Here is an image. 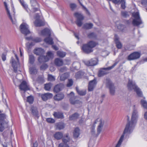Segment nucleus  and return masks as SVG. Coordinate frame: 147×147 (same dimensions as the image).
Masks as SVG:
<instances>
[{"instance_id":"nucleus-12","label":"nucleus","mask_w":147,"mask_h":147,"mask_svg":"<svg viewBox=\"0 0 147 147\" xmlns=\"http://www.w3.org/2000/svg\"><path fill=\"white\" fill-rule=\"evenodd\" d=\"M140 56V54L137 52H135L131 54L128 57V59L131 60L139 58Z\"/></svg>"},{"instance_id":"nucleus-42","label":"nucleus","mask_w":147,"mask_h":147,"mask_svg":"<svg viewBox=\"0 0 147 147\" xmlns=\"http://www.w3.org/2000/svg\"><path fill=\"white\" fill-rule=\"evenodd\" d=\"M134 91L136 92V93L138 96L140 97H142L143 96V94L142 92L140 90V89L138 87Z\"/></svg>"},{"instance_id":"nucleus-25","label":"nucleus","mask_w":147,"mask_h":147,"mask_svg":"<svg viewBox=\"0 0 147 147\" xmlns=\"http://www.w3.org/2000/svg\"><path fill=\"white\" fill-rule=\"evenodd\" d=\"M4 5L5 7V8H6V11H7V14L9 16V17L11 21H12V23L13 24H15L16 23V21L15 20H14V21H13V20L12 19V18H11V15H10L9 11V9H8V8L7 4L5 2H4Z\"/></svg>"},{"instance_id":"nucleus-41","label":"nucleus","mask_w":147,"mask_h":147,"mask_svg":"<svg viewBox=\"0 0 147 147\" xmlns=\"http://www.w3.org/2000/svg\"><path fill=\"white\" fill-rule=\"evenodd\" d=\"M84 75V73L81 71H79L76 73L75 76L77 79L80 78Z\"/></svg>"},{"instance_id":"nucleus-27","label":"nucleus","mask_w":147,"mask_h":147,"mask_svg":"<svg viewBox=\"0 0 147 147\" xmlns=\"http://www.w3.org/2000/svg\"><path fill=\"white\" fill-rule=\"evenodd\" d=\"M117 35H115V40L116 45V46L118 49H120L122 47V45L121 42L119 41L117 38L116 37Z\"/></svg>"},{"instance_id":"nucleus-3","label":"nucleus","mask_w":147,"mask_h":147,"mask_svg":"<svg viewBox=\"0 0 147 147\" xmlns=\"http://www.w3.org/2000/svg\"><path fill=\"white\" fill-rule=\"evenodd\" d=\"M132 16L134 18L133 20L132 23L134 26H138L142 24V21L138 12L134 13H133Z\"/></svg>"},{"instance_id":"nucleus-47","label":"nucleus","mask_w":147,"mask_h":147,"mask_svg":"<svg viewBox=\"0 0 147 147\" xmlns=\"http://www.w3.org/2000/svg\"><path fill=\"white\" fill-rule=\"evenodd\" d=\"M141 103L144 108L147 109V102L146 100H142L141 101Z\"/></svg>"},{"instance_id":"nucleus-6","label":"nucleus","mask_w":147,"mask_h":147,"mask_svg":"<svg viewBox=\"0 0 147 147\" xmlns=\"http://www.w3.org/2000/svg\"><path fill=\"white\" fill-rule=\"evenodd\" d=\"M74 15L77 18L76 24L79 27L81 26L82 24V21L84 18L83 16L80 13L78 12L75 13Z\"/></svg>"},{"instance_id":"nucleus-14","label":"nucleus","mask_w":147,"mask_h":147,"mask_svg":"<svg viewBox=\"0 0 147 147\" xmlns=\"http://www.w3.org/2000/svg\"><path fill=\"white\" fill-rule=\"evenodd\" d=\"M97 84L96 79L94 78L93 80L90 81L89 84L88 86V90L89 91H91L93 90Z\"/></svg>"},{"instance_id":"nucleus-5","label":"nucleus","mask_w":147,"mask_h":147,"mask_svg":"<svg viewBox=\"0 0 147 147\" xmlns=\"http://www.w3.org/2000/svg\"><path fill=\"white\" fill-rule=\"evenodd\" d=\"M117 64V62L115 63L112 66L107 68H100L98 73V75L99 77H102L109 73L108 71L113 68Z\"/></svg>"},{"instance_id":"nucleus-57","label":"nucleus","mask_w":147,"mask_h":147,"mask_svg":"<svg viewBox=\"0 0 147 147\" xmlns=\"http://www.w3.org/2000/svg\"><path fill=\"white\" fill-rule=\"evenodd\" d=\"M48 79L49 81H54L55 80L54 77L51 75H48Z\"/></svg>"},{"instance_id":"nucleus-19","label":"nucleus","mask_w":147,"mask_h":147,"mask_svg":"<svg viewBox=\"0 0 147 147\" xmlns=\"http://www.w3.org/2000/svg\"><path fill=\"white\" fill-rule=\"evenodd\" d=\"M52 94L47 93L41 95V98L42 100L44 101L47 100L48 99L50 98L53 97Z\"/></svg>"},{"instance_id":"nucleus-29","label":"nucleus","mask_w":147,"mask_h":147,"mask_svg":"<svg viewBox=\"0 0 147 147\" xmlns=\"http://www.w3.org/2000/svg\"><path fill=\"white\" fill-rule=\"evenodd\" d=\"M79 116V115L77 113H76L72 114L69 117L70 120H75L77 119Z\"/></svg>"},{"instance_id":"nucleus-61","label":"nucleus","mask_w":147,"mask_h":147,"mask_svg":"<svg viewBox=\"0 0 147 147\" xmlns=\"http://www.w3.org/2000/svg\"><path fill=\"white\" fill-rule=\"evenodd\" d=\"M6 54L5 53H3L2 54V59L4 61H5L6 59Z\"/></svg>"},{"instance_id":"nucleus-64","label":"nucleus","mask_w":147,"mask_h":147,"mask_svg":"<svg viewBox=\"0 0 147 147\" xmlns=\"http://www.w3.org/2000/svg\"><path fill=\"white\" fill-rule=\"evenodd\" d=\"M22 5L24 7L25 9L26 10H27V9L28 8V6L26 4H25L24 3H22Z\"/></svg>"},{"instance_id":"nucleus-49","label":"nucleus","mask_w":147,"mask_h":147,"mask_svg":"<svg viewBox=\"0 0 147 147\" xmlns=\"http://www.w3.org/2000/svg\"><path fill=\"white\" fill-rule=\"evenodd\" d=\"M70 7L71 9L73 11L76 7L77 5L75 4L71 3L70 4Z\"/></svg>"},{"instance_id":"nucleus-23","label":"nucleus","mask_w":147,"mask_h":147,"mask_svg":"<svg viewBox=\"0 0 147 147\" xmlns=\"http://www.w3.org/2000/svg\"><path fill=\"white\" fill-rule=\"evenodd\" d=\"M41 34L44 36H50L51 35V32L49 29L45 28L41 31Z\"/></svg>"},{"instance_id":"nucleus-59","label":"nucleus","mask_w":147,"mask_h":147,"mask_svg":"<svg viewBox=\"0 0 147 147\" xmlns=\"http://www.w3.org/2000/svg\"><path fill=\"white\" fill-rule=\"evenodd\" d=\"M112 2L115 4H120L121 2V0H111Z\"/></svg>"},{"instance_id":"nucleus-16","label":"nucleus","mask_w":147,"mask_h":147,"mask_svg":"<svg viewBox=\"0 0 147 147\" xmlns=\"http://www.w3.org/2000/svg\"><path fill=\"white\" fill-rule=\"evenodd\" d=\"M32 4V11L33 12H35L38 10V9L37 7L38 6V4L35 0H31L30 1Z\"/></svg>"},{"instance_id":"nucleus-1","label":"nucleus","mask_w":147,"mask_h":147,"mask_svg":"<svg viewBox=\"0 0 147 147\" xmlns=\"http://www.w3.org/2000/svg\"><path fill=\"white\" fill-rule=\"evenodd\" d=\"M134 108L132 113L131 121L126 124L123 134L121 136L115 147H120L123 140L124 134L126 133L131 134L134 129L135 125L137 122L138 115L137 109L134 106Z\"/></svg>"},{"instance_id":"nucleus-31","label":"nucleus","mask_w":147,"mask_h":147,"mask_svg":"<svg viewBox=\"0 0 147 147\" xmlns=\"http://www.w3.org/2000/svg\"><path fill=\"white\" fill-rule=\"evenodd\" d=\"M54 138L57 140H60L63 136V134L60 132H57L54 135Z\"/></svg>"},{"instance_id":"nucleus-44","label":"nucleus","mask_w":147,"mask_h":147,"mask_svg":"<svg viewBox=\"0 0 147 147\" xmlns=\"http://www.w3.org/2000/svg\"><path fill=\"white\" fill-rule=\"evenodd\" d=\"M63 142L64 143L66 144L69 141V138L67 134H66L65 136H64L62 139Z\"/></svg>"},{"instance_id":"nucleus-52","label":"nucleus","mask_w":147,"mask_h":147,"mask_svg":"<svg viewBox=\"0 0 147 147\" xmlns=\"http://www.w3.org/2000/svg\"><path fill=\"white\" fill-rule=\"evenodd\" d=\"M79 3H80V4L85 9L86 11L87 12V13L88 15H90V13L89 11L84 6L83 4H82V3L80 2V1L79 0H78Z\"/></svg>"},{"instance_id":"nucleus-8","label":"nucleus","mask_w":147,"mask_h":147,"mask_svg":"<svg viewBox=\"0 0 147 147\" xmlns=\"http://www.w3.org/2000/svg\"><path fill=\"white\" fill-rule=\"evenodd\" d=\"M69 101L70 103L72 105L81 103V102L77 100H76V97L74 96V94L72 92L69 94Z\"/></svg>"},{"instance_id":"nucleus-15","label":"nucleus","mask_w":147,"mask_h":147,"mask_svg":"<svg viewBox=\"0 0 147 147\" xmlns=\"http://www.w3.org/2000/svg\"><path fill=\"white\" fill-rule=\"evenodd\" d=\"M82 50L83 51L86 53H89L93 51L87 44L84 45L82 47Z\"/></svg>"},{"instance_id":"nucleus-24","label":"nucleus","mask_w":147,"mask_h":147,"mask_svg":"<svg viewBox=\"0 0 147 147\" xmlns=\"http://www.w3.org/2000/svg\"><path fill=\"white\" fill-rule=\"evenodd\" d=\"M54 63L57 66H60L63 65V63L61 59L57 58L55 60Z\"/></svg>"},{"instance_id":"nucleus-2","label":"nucleus","mask_w":147,"mask_h":147,"mask_svg":"<svg viewBox=\"0 0 147 147\" xmlns=\"http://www.w3.org/2000/svg\"><path fill=\"white\" fill-rule=\"evenodd\" d=\"M2 112L0 111V113ZM8 123L5 115L4 113H0V131L2 132L6 128L8 127Z\"/></svg>"},{"instance_id":"nucleus-33","label":"nucleus","mask_w":147,"mask_h":147,"mask_svg":"<svg viewBox=\"0 0 147 147\" xmlns=\"http://www.w3.org/2000/svg\"><path fill=\"white\" fill-rule=\"evenodd\" d=\"M80 134V129L78 127L76 128L73 132V136L75 138L78 137Z\"/></svg>"},{"instance_id":"nucleus-20","label":"nucleus","mask_w":147,"mask_h":147,"mask_svg":"<svg viewBox=\"0 0 147 147\" xmlns=\"http://www.w3.org/2000/svg\"><path fill=\"white\" fill-rule=\"evenodd\" d=\"M64 86L62 84H59L56 85L54 88V91L56 92H57L62 90V89L63 88Z\"/></svg>"},{"instance_id":"nucleus-7","label":"nucleus","mask_w":147,"mask_h":147,"mask_svg":"<svg viewBox=\"0 0 147 147\" xmlns=\"http://www.w3.org/2000/svg\"><path fill=\"white\" fill-rule=\"evenodd\" d=\"M28 26L26 23L22 24L20 26V31L21 32L26 35L30 33L28 29Z\"/></svg>"},{"instance_id":"nucleus-17","label":"nucleus","mask_w":147,"mask_h":147,"mask_svg":"<svg viewBox=\"0 0 147 147\" xmlns=\"http://www.w3.org/2000/svg\"><path fill=\"white\" fill-rule=\"evenodd\" d=\"M19 88L21 90L26 91L29 90V87L28 86L26 82L25 81H23L20 85L19 86Z\"/></svg>"},{"instance_id":"nucleus-38","label":"nucleus","mask_w":147,"mask_h":147,"mask_svg":"<svg viewBox=\"0 0 147 147\" xmlns=\"http://www.w3.org/2000/svg\"><path fill=\"white\" fill-rule=\"evenodd\" d=\"M69 75L67 73H65L60 76V80L62 81H64L68 77Z\"/></svg>"},{"instance_id":"nucleus-28","label":"nucleus","mask_w":147,"mask_h":147,"mask_svg":"<svg viewBox=\"0 0 147 147\" xmlns=\"http://www.w3.org/2000/svg\"><path fill=\"white\" fill-rule=\"evenodd\" d=\"M29 72L32 75L36 74L37 72V70L34 67H30L29 68Z\"/></svg>"},{"instance_id":"nucleus-60","label":"nucleus","mask_w":147,"mask_h":147,"mask_svg":"<svg viewBox=\"0 0 147 147\" xmlns=\"http://www.w3.org/2000/svg\"><path fill=\"white\" fill-rule=\"evenodd\" d=\"M125 1H123L122 2V1H121V7L123 9H124L125 7Z\"/></svg>"},{"instance_id":"nucleus-9","label":"nucleus","mask_w":147,"mask_h":147,"mask_svg":"<svg viewBox=\"0 0 147 147\" xmlns=\"http://www.w3.org/2000/svg\"><path fill=\"white\" fill-rule=\"evenodd\" d=\"M98 59L96 58L91 59L90 60L85 62L86 65L88 66H95L98 64Z\"/></svg>"},{"instance_id":"nucleus-30","label":"nucleus","mask_w":147,"mask_h":147,"mask_svg":"<svg viewBox=\"0 0 147 147\" xmlns=\"http://www.w3.org/2000/svg\"><path fill=\"white\" fill-rule=\"evenodd\" d=\"M34 24L36 26H41L44 25V23L39 20H36L34 22Z\"/></svg>"},{"instance_id":"nucleus-32","label":"nucleus","mask_w":147,"mask_h":147,"mask_svg":"<svg viewBox=\"0 0 147 147\" xmlns=\"http://www.w3.org/2000/svg\"><path fill=\"white\" fill-rule=\"evenodd\" d=\"M87 44L92 49L98 45V43L92 41L88 42Z\"/></svg>"},{"instance_id":"nucleus-56","label":"nucleus","mask_w":147,"mask_h":147,"mask_svg":"<svg viewBox=\"0 0 147 147\" xmlns=\"http://www.w3.org/2000/svg\"><path fill=\"white\" fill-rule=\"evenodd\" d=\"M48 67L47 65L46 64H42L40 67L41 70H45Z\"/></svg>"},{"instance_id":"nucleus-62","label":"nucleus","mask_w":147,"mask_h":147,"mask_svg":"<svg viewBox=\"0 0 147 147\" xmlns=\"http://www.w3.org/2000/svg\"><path fill=\"white\" fill-rule=\"evenodd\" d=\"M141 3L142 5L144 6H147V0H142Z\"/></svg>"},{"instance_id":"nucleus-55","label":"nucleus","mask_w":147,"mask_h":147,"mask_svg":"<svg viewBox=\"0 0 147 147\" xmlns=\"http://www.w3.org/2000/svg\"><path fill=\"white\" fill-rule=\"evenodd\" d=\"M58 147H69V146L66 144L61 143L59 145Z\"/></svg>"},{"instance_id":"nucleus-40","label":"nucleus","mask_w":147,"mask_h":147,"mask_svg":"<svg viewBox=\"0 0 147 147\" xmlns=\"http://www.w3.org/2000/svg\"><path fill=\"white\" fill-rule=\"evenodd\" d=\"M56 126V129L59 130L63 129L64 127L63 124L61 123H57Z\"/></svg>"},{"instance_id":"nucleus-51","label":"nucleus","mask_w":147,"mask_h":147,"mask_svg":"<svg viewBox=\"0 0 147 147\" xmlns=\"http://www.w3.org/2000/svg\"><path fill=\"white\" fill-rule=\"evenodd\" d=\"M122 16L125 17H127L129 16L128 13L126 11H123L121 12Z\"/></svg>"},{"instance_id":"nucleus-53","label":"nucleus","mask_w":147,"mask_h":147,"mask_svg":"<svg viewBox=\"0 0 147 147\" xmlns=\"http://www.w3.org/2000/svg\"><path fill=\"white\" fill-rule=\"evenodd\" d=\"M32 40L36 42H40L41 40L40 38L36 37L33 38L32 39Z\"/></svg>"},{"instance_id":"nucleus-54","label":"nucleus","mask_w":147,"mask_h":147,"mask_svg":"<svg viewBox=\"0 0 147 147\" xmlns=\"http://www.w3.org/2000/svg\"><path fill=\"white\" fill-rule=\"evenodd\" d=\"M46 121L48 122L51 123H53L55 122L54 119L51 118H47Z\"/></svg>"},{"instance_id":"nucleus-34","label":"nucleus","mask_w":147,"mask_h":147,"mask_svg":"<svg viewBox=\"0 0 147 147\" xmlns=\"http://www.w3.org/2000/svg\"><path fill=\"white\" fill-rule=\"evenodd\" d=\"M44 41L46 43L51 45H52L54 43L53 39L50 37V36L45 39Z\"/></svg>"},{"instance_id":"nucleus-18","label":"nucleus","mask_w":147,"mask_h":147,"mask_svg":"<svg viewBox=\"0 0 147 147\" xmlns=\"http://www.w3.org/2000/svg\"><path fill=\"white\" fill-rule=\"evenodd\" d=\"M34 53L37 55L41 56L44 54V51L41 48H37L34 50Z\"/></svg>"},{"instance_id":"nucleus-43","label":"nucleus","mask_w":147,"mask_h":147,"mask_svg":"<svg viewBox=\"0 0 147 147\" xmlns=\"http://www.w3.org/2000/svg\"><path fill=\"white\" fill-rule=\"evenodd\" d=\"M57 54L59 57H63L65 56L66 53L65 52L60 51H58L57 52Z\"/></svg>"},{"instance_id":"nucleus-63","label":"nucleus","mask_w":147,"mask_h":147,"mask_svg":"<svg viewBox=\"0 0 147 147\" xmlns=\"http://www.w3.org/2000/svg\"><path fill=\"white\" fill-rule=\"evenodd\" d=\"M33 45H34V44L32 42L31 43H28L26 44V47L28 48H30V46H32Z\"/></svg>"},{"instance_id":"nucleus-22","label":"nucleus","mask_w":147,"mask_h":147,"mask_svg":"<svg viewBox=\"0 0 147 147\" xmlns=\"http://www.w3.org/2000/svg\"><path fill=\"white\" fill-rule=\"evenodd\" d=\"M11 62L12 63V67L15 72L17 73V68L18 65V63H16L14 58L12 57L11 58Z\"/></svg>"},{"instance_id":"nucleus-11","label":"nucleus","mask_w":147,"mask_h":147,"mask_svg":"<svg viewBox=\"0 0 147 147\" xmlns=\"http://www.w3.org/2000/svg\"><path fill=\"white\" fill-rule=\"evenodd\" d=\"M138 87L134 82L129 79L127 84V88L129 90L131 91L133 90H135Z\"/></svg>"},{"instance_id":"nucleus-50","label":"nucleus","mask_w":147,"mask_h":147,"mask_svg":"<svg viewBox=\"0 0 147 147\" xmlns=\"http://www.w3.org/2000/svg\"><path fill=\"white\" fill-rule=\"evenodd\" d=\"M73 84V82L71 79H69L68 82L67 84V86L68 87H70Z\"/></svg>"},{"instance_id":"nucleus-48","label":"nucleus","mask_w":147,"mask_h":147,"mask_svg":"<svg viewBox=\"0 0 147 147\" xmlns=\"http://www.w3.org/2000/svg\"><path fill=\"white\" fill-rule=\"evenodd\" d=\"M27 101L30 104H32L34 100V98L32 96H30L27 97Z\"/></svg>"},{"instance_id":"nucleus-4","label":"nucleus","mask_w":147,"mask_h":147,"mask_svg":"<svg viewBox=\"0 0 147 147\" xmlns=\"http://www.w3.org/2000/svg\"><path fill=\"white\" fill-rule=\"evenodd\" d=\"M54 57L53 54L51 51H48L47 53L46 56H41L38 58V61L40 63L48 61L49 59H52Z\"/></svg>"},{"instance_id":"nucleus-13","label":"nucleus","mask_w":147,"mask_h":147,"mask_svg":"<svg viewBox=\"0 0 147 147\" xmlns=\"http://www.w3.org/2000/svg\"><path fill=\"white\" fill-rule=\"evenodd\" d=\"M30 111L31 114L35 117L38 118L39 117V112L37 108L36 107L32 106L31 107Z\"/></svg>"},{"instance_id":"nucleus-37","label":"nucleus","mask_w":147,"mask_h":147,"mask_svg":"<svg viewBox=\"0 0 147 147\" xmlns=\"http://www.w3.org/2000/svg\"><path fill=\"white\" fill-rule=\"evenodd\" d=\"M76 90L78 93L80 95H85L86 94V90H80L78 87H76Z\"/></svg>"},{"instance_id":"nucleus-26","label":"nucleus","mask_w":147,"mask_h":147,"mask_svg":"<svg viewBox=\"0 0 147 147\" xmlns=\"http://www.w3.org/2000/svg\"><path fill=\"white\" fill-rule=\"evenodd\" d=\"M53 115L57 119H62L64 118L63 113L61 112H54Z\"/></svg>"},{"instance_id":"nucleus-45","label":"nucleus","mask_w":147,"mask_h":147,"mask_svg":"<svg viewBox=\"0 0 147 147\" xmlns=\"http://www.w3.org/2000/svg\"><path fill=\"white\" fill-rule=\"evenodd\" d=\"M88 37L90 38H95L96 37V35L94 32H92L88 34Z\"/></svg>"},{"instance_id":"nucleus-35","label":"nucleus","mask_w":147,"mask_h":147,"mask_svg":"<svg viewBox=\"0 0 147 147\" xmlns=\"http://www.w3.org/2000/svg\"><path fill=\"white\" fill-rule=\"evenodd\" d=\"M93 26V24L92 23H86L84 25L83 28L86 29H89L92 28Z\"/></svg>"},{"instance_id":"nucleus-58","label":"nucleus","mask_w":147,"mask_h":147,"mask_svg":"<svg viewBox=\"0 0 147 147\" xmlns=\"http://www.w3.org/2000/svg\"><path fill=\"white\" fill-rule=\"evenodd\" d=\"M67 69L66 67H63L60 68L59 71L61 73L65 72L66 71Z\"/></svg>"},{"instance_id":"nucleus-21","label":"nucleus","mask_w":147,"mask_h":147,"mask_svg":"<svg viewBox=\"0 0 147 147\" xmlns=\"http://www.w3.org/2000/svg\"><path fill=\"white\" fill-rule=\"evenodd\" d=\"M64 97V94L60 93L56 94L54 97V100L57 101H60L62 100Z\"/></svg>"},{"instance_id":"nucleus-36","label":"nucleus","mask_w":147,"mask_h":147,"mask_svg":"<svg viewBox=\"0 0 147 147\" xmlns=\"http://www.w3.org/2000/svg\"><path fill=\"white\" fill-rule=\"evenodd\" d=\"M100 123L98 125L97 128V132L98 134L100 132L104 123L103 121H102L101 119H100Z\"/></svg>"},{"instance_id":"nucleus-10","label":"nucleus","mask_w":147,"mask_h":147,"mask_svg":"<svg viewBox=\"0 0 147 147\" xmlns=\"http://www.w3.org/2000/svg\"><path fill=\"white\" fill-rule=\"evenodd\" d=\"M107 86L109 90V93L111 95H115V87L114 84L111 81H108L107 83Z\"/></svg>"},{"instance_id":"nucleus-46","label":"nucleus","mask_w":147,"mask_h":147,"mask_svg":"<svg viewBox=\"0 0 147 147\" xmlns=\"http://www.w3.org/2000/svg\"><path fill=\"white\" fill-rule=\"evenodd\" d=\"M51 84L49 83L45 85L44 88L47 91L50 90L51 87Z\"/></svg>"},{"instance_id":"nucleus-39","label":"nucleus","mask_w":147,"mask_h":147,"mask_svg":"<svg viewBox=\"0 0 147 147\" xmlns=\"http://www.w3.org/2000/svg\"><path fill=\"white\" fill-rule=\"evenodd\" d=\"M29 61L30 63L33 64L35 61V58L34 56L32 54L29 55Z\"/></svg>"}]
</instances>
